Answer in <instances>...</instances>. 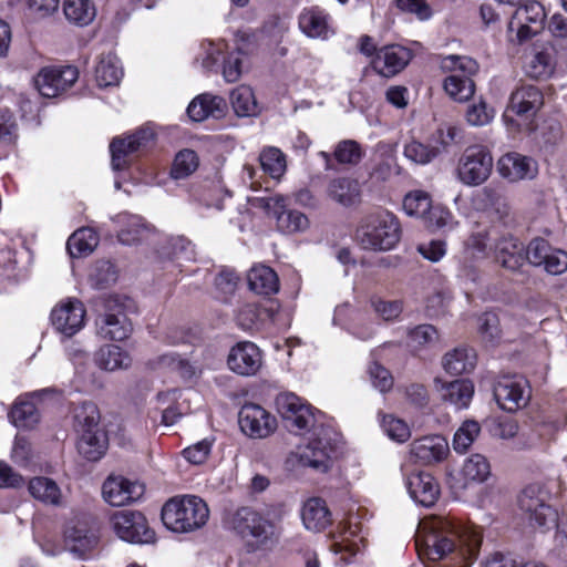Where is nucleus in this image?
I'll use <instances>...</instances> for the list:
<instances>
[{"mask_svg": "<svg viewBox=\"0 0 567 567\" xmlns=\"http://www.w3.org/2000/svg\"><path fill=\"white\" fill-rule=\"evenodd\" d=\"M543 267L550 275H560L565 272L567 270V252L561 249L554 248Z\"/></svg>", "mask_w": 567, "mask_h": 567, "instance_id": "774afa93", "label": "nucleus"}, {"mask_svg": "<svg viewBox=\"0 0 567 567\" xmlns=\"http://www.w3.org/2000/svg\"><path fill=\"white\" fill-rule=\"evenodd\" d=\"M276 406L290 430L305 431L315 427L317 417L312 408L295 393L285 392L276 398Z\"/></svg>", "mask_w": 567, "mask_h": 567, "instance_id": "f8f14e48", "label": "nucleus"}, {"mask_svg": "<svg viewBox=\"0 0 567 567\" xmlns=\"http://www.w3.org/2000/svg\"><path fill=\"white\" fill-rule=\"evenodd\" d=\"M547 493L537 484L526 486L518 496L523 518L533 528L542 532L557 526L558 514L547 502Z\"/></svg>", "mask_w": 567, "mask_h": 567, "instance_id": "39448f33", "label": "nucleus"}, {"mask_svg": "<svg viewBox=\"0 0 567 567\" xmlns=\"http://www.w3.org/2000/svg\"><path fill=\"white\" fill-rule=\"evenodd\" d=\"M301 518L305 527L313 532L323 530L332 522L326 501L320 497H312L305 502Z\"/></svg>", "mask_w": 567, "mask_h": 567, "instance_id": "7c9ffc66", "label": "nucleus"}, {"mask_svg": "<svg viewBox=\"0 0 567 567\" xmlns=\"http://www.w3.org/2000/svg\"><path fill=\"white\" fill-rule=\"evenodd\" d=\"M489 247V234L486 229L473 233L464 244L460 261L458 276L475 282L480 278L476 266L478 260L487 257Z\"/></svg>", "mask_w": 567, "mask_h": 567, "instance_id": "4468645a", "label": "nucleus"}, {"mask_svg": "<svg viewBox=\"0 0 567 567\" xmlns=\"http://www.w3.org/2000/svg\"><path fill=\"white\" fill-rule=\"evenodd\" d=\"M75 426L79 434L83 432L102 431L99 426L100 413L92 402H84L75 409Z\"/></svg>", "mask_w": 567, "mask_h": 567, "instance_id": "de8ad7c7", "label": "nucleus"}, {"mask_svg": "<svg viewBox=\"0 0 567 567\" xmlns=\"http://www.w3.org/2000/svg\"><path fill=\"white\" fill-rule=\"evenodd\" d=\"M444 370L452 375L468 373L476 364V353L473 349L455 348L443 357Z\"/></svg>", "mask_w": 567, "mask_h": 567, "instance_id": "c9c22d12", "label": "nucleus"}, {"mask_svg": "<svg viewBox=\"0 0 567 567\" xmlns=\"http://www.w3.org/2000/svg\"><path fill=\"white\" fill-rule=\"evenodd\" d=\"M370 303L374 312L385 321L395 320L403 310L400 300H384L380 297H372Z\"/></svg>", "mask_w": 567, "mask_h": 567, "instance_id": "e2e57ef3", "label": "nucleus"}, {"mask_svg": "<svg viewBox=\"0 0 567 567\" xmlns=\"http://www.w3.org/2000/svg\"><path fill=\"white\" fill-rule=\"evenodd\" d=\"M198 166V157L192 150L181 151L174 159L171 175L175 179L185 178Z\"/></svg>", "mask_w": 567, "mask_h": 567, "instance_id": "5fc2aeb1", "label": "nucleus"}, {"mask_svg": "<svg viewBox=\"0 0 567 567\" xmlns=\"http://www.w3.org/2000/svg\"><path fill=\"white\" fill-rule=\"evenodd\" d=\"M333 446L324 432L323 437L311 440L298 452V458L302 466L312 467L320 472H327L331 465Z\"/></svg>", "mask_w": 567, "mask_h": 567, "instance_id": "b1692460", "label": "nucleus"}, {"mask_svg": "<svg viewBox=\"0 0 567 567\" xmlns=\"http://www.w3.org/2000/svg\"><path fill=\"white\" fill-rule=\"evenodd\" d=\"M121 227L118 240L124 245H134L147 239L152 234L151 226L138 215L118 214L114 219Z\"/></svg>", "mask_w": 567, "mask_h": 567, "instance_id": "c85d7f7f", "label": "nucleus"}, {"mask_svg": "<svg viewBox=\"0 0 567 567\" xmlns=\"http://www.w3.org/2000/svg\"><path fill=\"white\" fill-rule=\"evenodd\" d=\"M381 426L385 434L393 441L403 443L411 436L409 425L403 420L396 419L393 415H383Z\"/></svg>", "mask_w": 567, "mask_h": 567, "instance_id": "052dcab7", "label": "nucleus"}, {"mask_svg": "<svg viewBox=\"0 0 567 567\" xmlns=\"http://www.w3.org/2000/svg\"><path fill=\"white\" fill-rule=\"evenodd\" d=\"M268 316L267 309L257 303H245L237 312L236 319L238 326L244 330H251L258 326Z\"/></svg>", "mask_w": 567, "mask_h": 567, "instance_id": "603ef678", "label": "nucleus"}, {"mask_svg": "<svg viewBox=\"0 0 567 567\" xmlns=\"http://www.w3.org/2000/svg\"><path fill=\"white\" fill-rule=\"evenodd\" d=\"M553 250L544 238H534L526 247L525 260L535 267L544 266Z\"/></svg>", "mask_w": 567, "mask_h": 567, "instance_id": "bf43d9fd", "label": "nucleus"}, {"mask_svg": "<svg viewBox=\"0 0 567 567\" xmlns=\"http://www.w3.org/2000/svg\"><path fill=\"white\" fill-rule=\"evenodd\" d=\"M231 524L243 537H252L259 545L274 544L279 535L278 524L274 519L249 507L239 508Z\"/></svg>", "mask_w": 567, "mask_h": 567, "instance_id": "0eeeda50", "label": "nucleus"}, {"mask_svg": "<svg viewBox=\"0 0 567 567\" xmlns=\"http://www.w3.org/2000/svg\"><path fill=\"white\" fill-rule=\"evenodd\" d=\"M227 364L233 372L239 375L250 377L259 371L262 364V355L255 343L243 341L230 349Z\"/></svg>", "mask_w": 567, "mask_h": 567, "instance_id": "a211bd4d", "label": "nucleus"}, {"mask_svg": "<svg viewBox=\"0 0 567 567\" xmlns=\"http://www.w3.org/2000/svg\"><path fill=\"white\" fill-rule=\"evenodd\" d=\"M79 79V70L72 65L45 66L34 78L39 93L44 97H55L69 90Z\"/></svg>", "mask_w": 567, "mask_h": 567, "instance_id": "ddd939ff", "label": "nucleus"}, {"mask_svg": "<svg viewBox=\"0 0 567 567\" xmlns=\"http://www.w3.org/2000/svg\"><path fill=\"white\" fill-rule=\"evenodd\" d=\"M493 157L486 147L468 146L460 156L456 166L457 179L466 186H478L491 175Z\"/></svg>", "mask_w": 567, "mask_h": 567, "instance_id": "6e6552de", "label": "nucleus"}, {"mask_svg": "<svg viewBox=\"0 0 567 567\" xmlns=\"http://www.w3.org/2000/svg\"><path fill=\"white\" fill-rule=\"evenodd\" d=\"M226 106V101L221 96L206 93L198 95L189 103L187 114L193 121L200 122L209 116L220 117Z\"/></svg>", "mask_w": 567, "mask_h": 567, "instance_id": "2f4dec72", "label": "nucleus"}, {"mask_svg": "<svg viewBox=\"0 0 567 567\" xmlns=\"http://www.w3.org/2000/svg\"><path fill=\"white\" fill-rule=\"evenodd\" d=\"M473 204L477 210L489 213L499 220L504 219L509 213L502 188L492 185L480 189L473 197Z\"/></svg>", "mask_w": 567, "mask_h": 567, "instance_id": "cd10ccee", "label": "nucleus"}, {"mask_svg": "<svg viewBox=\"0 0 567 567\" xmlns=\"http://www.w3.org/2000/svg\"><path fill=\"white\" fill-rule=\"evenodd\" d=\"M412 52L402 45H385L377 51L372 60V68L375 72L385 78L400 73L411 61Z\"/></svg>", "mask_w": 567, "mask_h": 567, "instance_id": "aec40b11", "label": "nucleus"}, {"mask_svg": "<svg viewBox=\"0 0 567 567\" xmlns=\"http://www.w3.org/2000/svg\"><path fill=\"white\" fill-rule=\"evenodd\" d=\"M65 18L78 25H86L93 21L96 11L91 0H64Z\"/></svg>", "mask_w": 567, "mask_h": 567, "instance_id": "c03bdc74", "label": "nucleus"}, {"mask_svg": "<svg viewBox=\"0 0 567 567\" xmlns=\"http://www.w3.org/2000/svg\"><path fill=\"white\" fill-rule=\"evenodd\" d=\"M437 390L441 394V399L454 405L456 409L467 408L474 394V385L466 379L441 383Z\"/></svg>", "mask_w": 567, "mask_h": 567, "instance_id": "f704fd0d", "label": "nucleus"}, {"mask_svg": "<svg viewBox=\"0 0 567 567\" xmlns=\"http://www.w3.org/2000/svg\"><path fill=\"white\" fill-rule=\"evenodd\" d=\"M230 103L238 116H255L259 107L251 87L240 85L230 93Z\"/></svg>", "mask_w": 567, "mask_h": 567, "instance_id": "37998d69", "label": "nucleus"}, {"mask_svg": "<svg viewBox=\"0 0 567 567\" xmlns=\"http://www.w3.org/2000/svg\"><path fill=\"white\" fill-rule=\"evenodd\" d=\"M99 532L86 522L68 526L64 533L65 548L79 558H86L99 544Z\"/></svg>", "mask_w": 567, "mask_h": 567, "instance_id": "6ab92c4d", "label": "nucleus"}, {"mask_svg": "<svg viewBox=\"0 0 567 567\" xmlns=\"http://www.w3.org/2000/svg\"><path fill=\"white\" fill-rule=\"evenodd\" d=\"M329 197L343 206L354 205L360 197L359 183L351 178L340 177L330 182Z\"/></svg>", "mask_w": 567, "mask_h": 567, "instance_id": "58836bf2", "label": "nucleus"}, {"mask_svg": "<svg viewBox=\"0 0 567 567\" xmlns=\"http://www.w3.org/2000/svg\"><path fill=\"white\" fill-rule=\"evenodd\" d=\"M122 76L123 69L115 54L100 56L95 68V80L100 87L117 85Z\"/></svg>", "mask_w": 567, "mask_h": 567, "instance_id": "4c0bfd02", "label": "nucleus"}, {"mask_svg": "<svg viewBox=\"0 0 567 567\" xmlns=\"http://www.w3.org/2000/svg\"><path fill=\"white\" fill-rule=\"evenodd\" d=\"M464 476L474 482H484L491 474V466L487 458L482 454L471 455L463 465Z\"/></svg>", "mask_w": 567, "mask_h": 567, "instance_id": "3c124183", "label": "nucleus"}, {"mask_svg": "<svg viewBox=\"0 0 567 567\" xmlns=\"http://www.w3.org/2000/svg\"><path fill=\"white\" fill-rule=\"evenodd\" d=\"M450 446L442 435H426L410 444V458L421 465L440 463L446 458Z\"/></svg>", "mask_w": 567, "mask_h": 567, "instance_id": "f3484780", "label": "nucleus"}, {"mask_svg": "<svg viewBox=\"0 0 567 567\" xmlns=\"http://www.w3.org/2000/svg\"><path fill=\"white\" fill-rule=\"evenodd\" d=\"M10 417L18 427H32L39 422V412L33 402L20 400L13 405Z\"/></svg>", "mask_w": 567, "mask_h": 567, "instance_id": "8fccbe9b", "label": "nucleus"}, {"mask_svg": "<svg viewBox=\"0 0 567 567\" xmlns=\"http://www.w3.org/2000/svg\"><path fill=\"white\" fill-rule=\"evenodd\" d=\"M554 69V60L548 51L534 52L525 64L526 74L537 80L549 78Z\"/></svg>", "mask_w": 567, "mask_h": 567, "instance_id": "a18cd8bd", "label": "nucleus"}, {"mask_svg": "<svg viewBox=\"0 0 567 567\" xmlns=\"http://www.w3.org/2000/svg\"><path fill=\"white\" fill-rule=\"evenodd\" d=\"M481 544L480 528L443 515L423 518L415 539L421 557L432 561L444 560L446 567H471L478 556Z\"/></svg>", "mask_w": 567, "mask_h": 567, "instance_id": "f257e3e1", "label": "nucleus"}, {"mask_svg": "<svg viewBox=\"0 0 567 567\" xmlns=\"http://www.w3.org/2000/svg\"><path fill=\"white\" fill-rule=\"evenodd\" d=\"M78 451L89 461H99L107 447V437L104 431L83 432L79 434Z\"/></svg>", "mask_w": 567, "mask_h": 567, "instance_id": "e433bc0d", "label": "nucleus"}, {"mask_svg": "<svg viewBox=\"0 0 567 567\" xmlns=\"http://www.w3.org/2000/svg\"><path fill=\"white\" fill-rule=\"evenodd\" d=\"M406 488L410 496L419 504L432 506L440 494L439 485L434 477L425 472H415L406 477Z\"/></svg>", "mask_w": 567, "mask_h": 567, "instance_id": "bb28decb", "label": "nucleus"}, {"mask_svg": "<svg viewBox=\"0 0 567 567\" xmlns=\"http://www.w3.org/2000/svg\"><path fill=\"white\" fill-rule=\"evenodd\" d=\"M441 68L450 72L443 86L453 100L464 102L474 95L475 84L472 76L478 71L475 60L466 55H447L442 59Z\"/></svg>", "mask_w": 567, "mask_h": 567, "instance_id": "20e7f679", "label": "nucleus"}, {"mask_svg": "<svg viewBox=\"0 0 567 567\" xmlns=\"http://www.w3.org/2000/svg\"><path fill=\"white\" fill-rule=\"evenodd\" d=\"M544 105V94L535 85L523 84L512 92L508 111L526 120L534 117Z\"/></svg>", "mask_w": 567, "mask_h": 567, "instance_id": "4be33fe9", "label": "nucleus"}, {"mask_svg": "<svg viewBox=\"0 0 567 567\" xmlns=\"http://www.w3.org/2000/svg\"><path fill=\"white\" fill-rule=\"evenodd\" d=\"M131 300L126 297L110 296L105 299L104 313L96 319L97 334L106 340L122 341L130 337L133 327L127 317Z\"/></svg>", "mask_w": 567, "mask_h": 567, "instance_id": "423d86ee", "label": "nucleus"}, {"mask_svg": "<svg viewBox=\"0 0 567 567\" xmlns=\"http://www.w3.org/2000/svg\"><path fill=\"white\" fill-rule=\"evenodd\" d=\"M249 289L257 295L270 296L279 290L277 274L268 266H254L247 275Z\"/></svg>", "mask_w": 567, "mask_h": 567, "instance_id": "72a5a7b5", "label": "nucleus"}, {"mask_svg": "<svg viewBox=\"0 0 567 567\" xmlns=\"http://www.w3.org/2000/svg\"><path fill=\"white\" fill-rule=\"evenodd\" d=\"M440 151L436 147L422 144L416 141H412L404 146V156L416 163L425 165L433 161Z\"/></svg>", "mask_w": 567, "mask_h": 567, "instance_id": "4d7b16f0", "label": "nucleus"}, {"mask_svg": "<svg viewBox=\"0 0 567 567\" xmlns=\"http://www.w3.org/2000/svg\"><path fill=\"white\" fill-rule=\"evenodd\" d=\"M465 116L470 125L484 126L493 120L494 110L485 101L480 100L468 105Z\"/></svg>", "mask_w": 567, "mask_h": 567, "instance_id": "680f3d73", "label": "nucleus"}, {"mask_svg": "<svg viewBox=\"0 0 567 567\" xmlns=\"http://www.w3.org/2000/svg\"><path fill=\"white\" fill-rule=\"evenodd\" d=\"M162 522L175 533H190L202 528L209 518L207 504L194 495L175 496L162 508Z\"/></svg>", "mask_w": 567, "mask_h": 567, "instance_id": "f03ea898", "label": "nucleus"}, {"mask_svg": "<svg viewBox=\"0 0 567 567\" xmlns=\"http://www.w3.org/2000/svg\"><path fill=\"white\" fill-rule=\"evenodd\" d=\"M99 244V236L92 228L75 230L68 239L66 249L71 257L76 258L91 254Z\"/></svg>", "mask_w": 567, "mask_h": 567, "instance_id": "ea45409f", "label": "nucleus"}, {"mask_svg": "<svg viewBox=\"0 0 567 567\" xmlns=\"http://www.w3.org/2000/svg\"><path fill=\"white\" fill-rule=\"evenodd\" d=\"M431 207L430 196L422 190L411 192L403 199V209L409 216L423 217Z\"/></svg>", "mask_w": 567, "mask_h": 567, "instance_id": "864d4df0", "label": "nucleus"}, {"mask_svg": "<svg viewBox=\"0 0 567 567\" xmlns=\"http://www.w3.org/2000/svg\"><path fill=\"white\" fill-rule=\"evenodd\" d=\"M17 122L9 110H0V141L12 143L17 138Z\"/></svg>", "mask_w": 567, "mask_h": 567, "instance_id": "338daca9", "label": "nucleus"}, {"mask_svg": "<svg viewBox=\"0 0 567 567\" xmlns=\"http://www.w3.org/2000/svg\"><path fill=\"white\" fill-rule=\"evenodd\" d=\"M494 396L498 405L508 412L525 406L529 400L527 382L522 377H503L494 388Z\"/></svg>", "mask_w": 567, "mask_h": 567, "instance_id": "dca6fc26", "label": "nucleus"}, {"mask_svg": "<svg viewBox=\"0 0 567 567\" xmlns=\"http://www.w3.org/2000/svg\"><path fill=\"white\" fill-rule=\"evenodd\" d=\"M437 340V330L432 324H420L409 331V346L413 349L432 346Z\"/></svg>", "mask_w": 567, "mask_h": 567, "instance_id": "13d9d810", "label": "nucleus"}, {"mask_svg": "<svg viewBox=\"0 0 567 567\" xmlns=\"http://www.w3.org/2000/svg\"><path fill=\"white\" fill-rule=\"evenodd\" d=\"M481 433V425L477 421L466 420L456 430L453 436V449L457 453H465Z\"/></svg>", "mask_w": 567, "mask_h": 567, "instance_id": "09e8293b", "label": "nucleus"}, {"mask_svg": "<svg viewBox=\"0 0 567 567\" xmlns=\"http://www.w3.org/2000/svg\"><path fill=\"white\" fill-rule=\"evenodd\" d=\"M546 12L544 6L536 0H527L523 7L517 9L508 23V32H513L516 22H527L538 28H544Z\"/></svg>", "mask_w": 567, "mask_h": 567, "instance_id": "79ce46f5", "label": "nucleus"}, {"mask_svg": "<svg viewBox=\"0 0 567 567\" xmlns=\"http://www.w3.org/2000/svg\"><path fill=\"white\" fill-rule=\"evenodd\" d=\"M497 169L501 176L509 182L530 181L538 174V164L530 156L512 152L498 159Z\"/></svg>", "mask_w": 567, "mask_h": 567, "instance_id": "412c9836", "label": "nucleus"}, {"mask_svg": "<svg viewBox=\"0 0 567 567\" xmlns=\"http://www.w3.org/2000/svg\"><path fill=\"white\" fill-rule=\"evenodd\" d=\"M202 54L196 59L200 61L203 69L212 71L218 63L223 48L219 44L207 41L200 45Z\"/></svg>", "mask_w": 567, "mask_h": 567, "instance_id": "69168bd1", "label": "nucleus"}, {"mask_svg": "<svg viewBox=\"0 0 567 567\" xmlns=\"http://www.w3.org/2000/svg\"><path fill=\"white\" fill-rule=\"evenodd\" d=\"M369 374L373 386L378 389L380 392L384 393L392 389L393 378L384 367L380 365L377 362H373L369 367Z\"/></svg>", "mask_w": 567, "mask_h": 567, "instance_id": "0e129e2a", "label": "nucleus"}, {"mask_svg": "<svg viewBox=\"0 0 567 567\" xmlns=\"http://www.w3.org/2000/svg\"><path fill=\"white\" fill-rule=\"evenodd\" d=\"M333 155L340 164L355 165L361 161L363 151L357 141L344 140L337 144Z\"/></svg>", "mask_w": 567, "mask_h": 567, "instance_id": "6e6d98bb", "label": "nucleus"}, {"mask_svg": "<svg viewBox=\"0 0 567 567\" xmlns=\"http://www.w3.org/2000/svg\"><path fill=\"white\" fill-rule=\"evenodd\" d=\"M298 25L303 34L311 39H328L334 33L331 17L321 8H303L298 17Z\"/></svg>", "mask_w": 567, "mask_h": 567, "instance_id": "a878e982", "label": "nucleus"}, {"mask_svg": "<svg viewBox=\"0 0 567 567\" xmlns=\"http://www.w3.org/2000/svg\"><path fill=\"white\" fill-rule=\"evenodd\" d=\"M85 316L84 305L76 298H68L54 306L50 320L58 333L71 338L83 329Z\"/></svg>", "mask_w": 567, "mask_h": 567, "instance_id": "9b49d317", "label": "nucleus"}, {"mask_svg": "<svg viewBox=\"0 0 567 567\" xmlns=\"http://www.w3.org/2000/svg\"><path fill=\"white\" fill-rule=\"evenodd\" d=\"M155 138L150 126H142L126 138L115 137L110 144L111 165L113 171L121 172L128 167L130 156L148 146Z\"/></svg>", "mask_w": 567, "mask_h": 567, "instance_id": "9d476101", "label": "nucleus"}, {"mask_svg": "<svg viewBox=\"0 0 567 567\" xmlns=\"http://www.w3.org/2000/svg\"><path fill=\"white\" fill-rule=\"evenodd\" d=\"M259 162L262 171L272 178H279L286 172V156L277 147H266L259 155Z\"/></svg>", "mask_w": 567, "mask_h": 567, "instance_id": "49530a36", "label": "nucleus"}, {"mask_svg": "<svg viewBox=\"0 0 567 567\" xmlns=\"http://www.w3.org/2000/svg\"><path fill=\"white\" fill-rule=\"evenodd\" d=\"M240 430L254 439H262L270 435L277 425L276 419L262 406L255 403H246L238 414Z\"/></svg>", "mask_w": 567, "mask_h": 567, "instance_id": "2eb2a0df", "label": "nucleus"}, {"mask_svg": "<svg viewBox=\"0 0 567 567\" xmlns=\"http://www.w3.org/2000/svg\"><path fill=\"white\" fill-rule=\"evenodd\" d=\"M94 362L100 369L113 372L130 368L132 358L116 344H104L95 352Z\"/></svg>", "mask_w": 567, "mask_h": 567, "instance_id": "473e14b6", "label": "nucleus"}, {"mask_svg": "<svg viewBox=\"0 0 567 567\" xmlns=\"http://www.w3.org/2000/svg\"><path fill=\"white\" fill-rule=\"evenodd\" d=\"M526 248L516 238L503 237L495 245L496 260L506 269L517 270L525 262Z\"/></svg>", "mask_w": 567, "mask_h": 567, "instance_id": "c756f323", "label": "nucleus"}, {"mask_svg": "<svg viewBox=\"0 0 567 567\" xmlns=\"http://www.w3.org/2000/svg\"><path fill=\"white\" fill-rule=\"evenodd\" d=\"M266 208L276 215L278 228L287 234L305 231L309 227L308 217L298 210L286 209V198L280 195L269 197Z\"/></svg>", "mask_w": 567, "mask_h": 567, "instance_id": "393cba45", "label": "nucleus"}, {"mask_svg": "<svg viewBox=\"0 0 567 567\" xmlns=\"http://www.w3.org/2000/svg\"><path fill=\"white\" fill-rule=\"evenodd\" d=\"M102 493L110 505L124 506L141 498L144 486L121 476H110L103 484Z\"/></svg>", "mask_w": 567, "mask_h": 567, "instance_id": "5701e85b", "label": "nucleus"}, {"mask_svg": "<svg viewBox=\"0 0 567 567\" xmlns=\"http://www.w3.org/2000/svg\"><path fill=\"white\" fill-rule=\"evenodd\" d=\"M29 492L38 501L50 504L59 505L61 502V491L58 484L48 477L39 476L29 482Z\"/></svg>", "mask_w": 567, "mask_h": 567, "instance_id": "a19ab883", "label": "nucleus"}, {"mask_svg": "<svg viewBox=\"0 0 567 567\" xmlns=\"http://www.w3.org/2000/svg\"><path fill=\"white\" fill-rule=\"evenodd\" d=\"M355 236L363 249L390 250L400 240L401 227L392 213L381 210L364 217Z\"/></svg>", "mask_w": 567, "mask_h": 567, "instance_id": "7ed1b4c3", "label": "nucleus"}, {"mask_svg": "<svg viewBox=\"0 0 567 567\" xmlns=\"http://www.w3.org/2000/svg\"><path fill=\"white\" fill-rule=\"evenodd\" d=\"M114 533L123 540L133 544H150L155 533L148 526L146 517L138 511L123 509L111 516Z\"/></svg>", "mask_w": 567, "mask_h": 567, "instance_id": "1a4fd4ad", "label": "nucleus"}]
</instances>
